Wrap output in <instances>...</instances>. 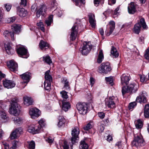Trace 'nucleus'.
<instances>
[{"label": "nucleus", "mask_w": 149, "mask_h": 149, "mask_svg": "<svg viewBox=\"0 0 149 149\" xmlns=\"http://www.w3.org/2000/svg\"><path fill=\"white\" fill-rule=\"evenodd\" d=\"M11 101L12 103L9 108V112L10 114H13L15 116H18L20 113L21 108L17 103L18 99L16 97H15L12 99Z\"/></svg>", "instance_id": "f257e3e1"}, {"label": "nucleus", "mask_w": 149, "mask_h": 149, "mask_svg": "<svg viewBox=\"0 0 149 149\" xmlns=\"http://www.w3.org/2000/svg\"><path fill=\"white\" fill-rule=\"evenodd\" d=\"M139 86L135 83H130L126 86H123L122 87V92L123 95L127 93H135L138 90Z\"/></svg>", "instance_id": "f03ea898"}, {"label": "nucleus", "mask_w": 149, "mask_h": 149, "mask_svg": "<svg viewBox=\"0 0 149 149\" xmlns=\"http://www.w3.org/2000/svg\"><path fill=\"white\" fill-rule=\"evenodd\" d=\"M141 26L144 29H146L148 28L143 18H141L139 23H137L134 25V33L138 34L140 32Z\"/></svg>", "instance_id": "7ed1b4c3"}, {"label": "nucleus", "mask_w": 149, "mask_h": 149, "mask_svg": "<svg viewBox=\"0 0 149 149\" xmlns=\"http://www.w3.org/2000/svg\"><path fill=\"white\" fill-rule=\"evenodd\" d=\"M111 70L109 62L102 63L99 66L98 71L100 73L107 74Z\"/></svg>", "instance_id": "20e7f679"}, {"label": "nucleus", "mask_w": 149, "mask_h": 149, "mask_svg": "<svg viewBox=\"0 0 149 149\" xmlns=\"http://www.w3.org/2000/svg\"><path fill=\"white\" fill-rule=\"evenodd\" d=\"M79 133V129L77 127H74L73 129H72L71 141L72 144H74L76 142H77L78 140V135Z\"/></svg>", "instance_id": "39448f33"}, {"label": "nucleus", "mask_w": 149, "mask_h": 149, "mask_svg": "<svg viewBox=\"0 0 149 149\" xmlns=\"http://www.w3.org/2000/svg\"><path fill=\"white\" fill-rule=\"evenodd\" d=\"M76 107L79 113L82 115L86 114L87 112V105L85 103H78Z\"/></svg>", "instance_id": "423d86ee"}, {"label": "nucleus", "mask_w": 149, "mask_h": 149, "mask_svg": "<svg viewBox=\"0 0 149 149\" xmlns=\"http://www.w3.org/2000/svg\"><path fill=\"white\" fill-rule=\"evenodd\" d=\"M132 146H135L137 147L139 146H142L144 145V141L141 136L138 135L134 136L133 140L132 143Z\"/></svg>", "instance_id": "0eeeda50"}, {"label": "nucleus", "mask_w": 149, "mask_h": 149, "mask_svg": "<svg viewBox=\"0 0 149 149\" xmlns=\"http://www.w3.org/2000/svg\"><path fill=\"white\" fill-rule=\"evenodd\" d=\"M92 48V46L90 43L85 42L83 43L82 47L80 49V51L82 55H86L90 52Z\"/></svg>", "instance_id": "6e6552de"}, {"label": "nucleus", "mask_w": 149, "mask_h": 149, "mask_svg": "<svg viewBox=\"0 0 149 149\" xmlns=\"http://www.w3.org/2000/svg\"><path fill=\"white\" fill-rule=\"evenodd\" d=\"M17 52L20 56L24 58L28 57L27 50L24 47H19L17 49Z\"/></svg>", "instance_id": "1a4fd4ad"}, {"label": "nucleus", "mask_w": 149, "mask_h": 149, "mask_svg": "<svg viewBox=\"0 0 149 149\" xmlns=\"http://www.w3.org/2000/svg\"><path fill=\"white\" fill-rule=\"evenodd\" d=\"M47 8L45 5L41 6L38 10L36 13V16L37 18H39L42 15V16H45L46 13Z\"/></svg>", "instance_id": "9d476101"}, {"label": "nucleus", "mask_w": 149, "mask_h": 149, "mask_svg": "<svg viewBox=\"0 0 149 149\" xmlns=\"http://www.w3.org/2000/svg\"><path fill=\"white\" fill-rule=\"evenodd\" d=\"M29 113L32 118H35L39 116L41 112L38 109L33 108L31 109L29 111Z\"/></svg>", "instance_id": "9b49d317"}, {"label": "nucleus", "mask_w": 149, "mask_h": 149, "mask_svg": "<svg viewBox=\"0 0 149 149\" xmlns=\"http://www.w3.org/2000/svg\"><path fill=\"white\" fill-rule=\"evenodd\" d=\"M78 32V26L76 25H74L72 28L71 31L70 38L73 41L75 39Z\"/></svg>", "instance_id": "f8f14e48"}, {"label": "nucleus", "mask_w": 149, "mask_h": 149, "mask_svg": "<svg viewBox=\"0 0 149 149\" xmlns=\"http://www.w3.org/2000/svg\"><path fill=\"white\" fill-rule=\"evenodd\" d=\"M8 67L11 71L15 72L17 71L18 65L17 63L13 60L10 61L7 64Z\"/></svg>", "instance_id": "ddd939ff"}, {"label": "nucleus", "mask_w": 149, "mask_h": 149, "mask_svg": "<svg viewBox=\"0 0 149 149\" xmlns=\"http://www.w3.org/2000/svg\"><path fill=\"white\" fill-rule=\"evenodd\" d=\"M3 81L4 87L8 89L12 88L15 85V83L11 80L5 79Z\"/></svg>", "instance_id": "4468645a"}, {"label": "nucleus", "mask_w": 149, "mask_h": 149, "mask_svg": "<svg viewBox=\"0 0 149 149\" xmlns=\"http://www.w3.org/2000/svg\"><path fill=\"white\" fill-rule=\"evenodd\" d=\"M20 77L24 81V83H28L31 78V74L30 72H26L20 75Z\"/></svg>", "instance_id": "2eb2a0df"}, {"label": "nucleus", "mask_w": 149, "mask_h": 149, "mask_svg": "<svg viewBox=\"0 0 149 149\" xmlns=\"http://www.w3.org/2000/svg\"><path fill=\"white\" fill-rule=\"evenodd\" d=\"M22 131V128L21 127H19L14 130L10 135V139H16L18 134H21Z\"/></svg>", "instance_id": "dca6fc26"}, {"label": "nucleus", "mask_w": 149, "mask_h": 149, "mask_svg": "<svg viewBox=\"0 0 149 149\" xmlns=\"http://www.w3.org/2000/svg\"><path fill=\"white\" fill-rule=\"evenodd\" d=\"M105 104L109 108H113L115 107V103L112 97H110L105 100Z\"/></svg>", "instance_id": "f3484780"}, {"label": "nucleus", "mask_w": 149, "mask_h": 149, "mask_svg": "<svg viewBox=\"0 0 149 149\" xmlns=\"http://www.w3.org/2000/svg\"><path fill=\"white\" fill-rule=\"evenodd\" d=\"M121 84L123 85H127L130 79L129 76L125 74H123L120 77Z\"/></svg>", "instance_id": "a211bd4d"}, {"label": "nucleus", "mask_w": 149, "mask_h": 149, "mask_svg": "<svg viewBox=\"0 0 149 149\" xmlns=\"http://www.w3.org/2000/svg\"><path fill=\"white\" fill-rule=\"evenodd\" d=\"M109 32L108 31H106V35L107 36H109L111 35L115 28V23L113 21H111L109 22Z\"/></svg>", "instance_id": "6ab92c4d"}, {"label": "nucleus", "mask_w": 149, "mask_h": 149, "mask_svg": "<svg viewBox=\"0 0 149 149\" xmlns=\"http://www.w3.org/2000/svg\"><path fill=\"white\" fill-rule=\"evenodd\" d=\"M71 107L70 103L69 102L63 100L62 102V109L65 112L67 111Z\"/></svg>", "instance_id": "aec40b11"}, {"label": "nucleus", "mask_w": 149, "mask_h": 149, "mask_svg": "<svg viewBox=\"0 0 149 149\" xmlns=\"http://www.w3.org/2000/svg\"><path fill=\"white\" fill-rule=\"evenodd\" d=\"M135 8V4L134 3L131 2L128 7L129 13L131 14H134L136 11Z\"/></svg>", "instance_id": "412c9836"}, {"label": "nucleus", "mask_w": 149, "mask_h": 149, "mask_svg": "<svg viewBox=\"0 0 149 149\" xmlns=\"http://www.w3.org/2000/svg\"><path fill=\"white\" fill-rule=\"evenodd\" d=\"M23 99L24 104L26 106H28L32 104L33 101L31 97L26 96L24 97Z\"/></svg>", "instance_id": "4be33fe9"}, {"label": "nucleus", "mask_w": 149, "mask_h": 149, "mask_svg": "<svg viewBox=\"0 0 149 149\" xmlns=\"http://www.w3.org/2000/svg\"><path fill=\"white\" fill-rule=\"evenodd\" d=\"M136 101L140 103H145L147 101L146 97L144 95H143V94H142L141 95L137 97Z\"/></svg>", "instance_id": "5701e85b"}, {"label": "nucleus", "mask_w": 149, "mask_h": 149, "mask_svg": "<svg viewBox=\"0 0 149 149\" xmlns=\"http://www.w3.org/2000/svg\"><path fill=\"white\" fill-rule=\"evenodd\" d=\"M28 130L29 132L34 134L39 132L40 131V128H38L37 127H29Z\"/></svg>", "instance_id": "b1692460"}, {"label": "nucleus", "mask_w": 149, "mask_h": 149, "mask_svg": "<svg viewBox=\"0 0 149 149\" xmlns=\"http://www.w3.org/2000/svg\"><path fill=\"white\" fill-rule=\"evenodd\" d=\"M17 14L21 17H24L26 15L27 12L24 8L18 9Z\"/></svg>", "instance_id": "393cba45"}, {"label": "nucleus", "mask_w": 149, "mask_h": 149, "mask_svg": "<svg viewBox=\"0 0 149 149\" xmlns=\"http://www.w3.org/2000/svg\"><path fill=\"white\" fill-rule=\"evenodd\" d=\"M12 29L13 31L12 32H14V33L18 34L20 31L21 27L20 25L15 24L12 26Z\"/></svg>", "instance_id": "a878e982"}, {"label": "nucleus", "mask_w": 149, "mask_h": 149, "mask_svg": "<svg viewBox=\"0 0 149 149\" xmlns=\"http://www.w3.org/2000/svg\"><path fill=\"white\" fill-rule=\"evenodd\" d=\"M39 45L40 48L42 49H45L49 47V45L47 42L42 40L40 41Z\"/></svg>", "instance_id": "bb28decb"}, {"label": "nucleus", "mask_w": 149, "mask_h": 149, "mask_svg": "<svg viewBox=\"0 0 149 149\" xmlns=\"http://www.w3.org/2000/svg\"><path fill=\"white\" fill-rule=\"evenodd\" d=\"M111 56L113 57L116 58L119 56V53L116 49L113 46H112L111 51Z\"/></svg>", "instance_id": "cd10ccee"}, {"label": "nucleus", "mask_w": 149, "mask_h": 149, "mask_svg": "<svg viewBox=\"0 0 149 149\" xmlns=\"http://www.w3.org/2000/svg\"><path fill=\"white\" fill-rule=\"evenodd\" d=\"M144 115L145 118H149V104H146L145 106Z\"/></svg>", "instance_id": "c85d7f7f"}, {"label": "nucleus", "mask_w": 149, "mask_h": 149, "mask_svg": "<svg viewBox=\"0 0 149 149\" xmlns=\"http://www.w3.org/2000/svg\"><path fill=\"white\" fill-rule=\"evenodd\" d=\"M50 71L48 70L45 73V81H47L48 82H51L52 81V79L51 76L49 74V73Z\"/></svg>", "instance_id": "c756f323"}, {"label": "nucleus", "mask_w": 149, "mask_h": 149, "mask_svg": "<svg viewBox=\"0 0 149 149\" xmlns=\"http://www.w3.org/2000/svg\"><path fill=\"white\" fill-rule=\"evenodd\" d=\"M59 122L58 124V126L61 127L64 125L65 123L66 120L63 116H60L58 118Z\"/></svg>", "instance_id": "7c9ffc66"}, {"label": "nucleus", "mask_w": 149, "mask_h": 149, "mask_svg": "<svg viewBox=\"0 0 149 149\" xmlns=\"http://www.w3.org/2000/svg\"><path fill=\"white\" fill-rule=\"evenodd\" d=\"M5 47L7 53L8 54H13L14 53V50L9 45H5Z\"/></svg>", "instance_id": "2f4dec72"}, {"label": "nucleus", "mask_w": 149, "mask_h": 149, "mask_svg": "<svg viewBox=\"0 0 149 149\" xmlns=\"http://www.w3.org/2000/svg\"><path fill=\"white\" fill-rule=\"evenodd\" d=\"M62 82L64 84L63 88L66 90L70 89V86L68 81L66 79H63L62 81Z\"/></svg>", "instance_id": "473e14b6"}, {"label": "nucleus", "mask_w": 149, "mask_h": 149, "mask_svg": "<svg viewBox=\"0 0 149 149\" xmlns=\"http://www.w3.org/2000/svg\"><path fill=\"white\" fill-rule=\"evenodd\" d=\"M79 147L80 149H88V146L84 141H81Z\"/></svg>", "instance_id": "72a5a7b5"}, {"label": "nucleus", "mask_w": 149, "mask_h": 149, "mask_svg": "<svg viewBox=\"0 0 149 149\" xmlns=\"http://www.w3.org/2000/svg\"><path fill=\"white\" fill-rule=\"evenodd\" d=\"M51 82L45 81L44 82V88L45 90L48 91H49L51 89Z\"/></svg>", "instance_id": "f704fd0d"}, {"label": "nucleus", "mask_w": 149, "mask_h": 149, "mask_svg": "<svg viewBox=\"0 0 149 149\" xmlns=\"http://www.w3.org/2000/svg\"><path fill=\"white\" fill-rule=\"evenodd\" d=\"M104 58V55L102 50L100 51L99 54L98 55V58L97 59V62L99 63H100L102 61V59Z\"/></svg>", "instance_id": "c9c22d12"}, {"label": "nucleus", "mask_w": 149, "mask_h": 149, "mask_svg": "<svg viewBox=\"0 0 149 149\" xmlns=\"http://www.w3.org/2000/svg\"><path fill=\"white\" fill-rule=\"evenodd\" d=\"M53 15H50L48 19L45 20V23L47 26H49L51 25V23L53 21Z\"/></svg>", "instance_id": "e433bc0d"}, {"label": "nucleus", "mask_w": 149, "mask_h": 149, "mask_svg": "<svg viewBox=\"0 0 149 149\" xmlns=\"http://www.w3.org/2000/svg\"><path fill=\"white\" fill-rule=\"evenodd\" d=\"M3 34L5 37H7L8 36H10L11 38L12 39L14 40V32H12V31L8 32V31H5L3 33Z\"/></svg>", "instance_id": "4c0bfd02"}, {"label": "nucleus", "mask_w": 149, "mask_h": 149, "mask_svg": "<svg viewBox=\"0 0 149 149\" xmlns=\"http://www.w3.org/2000/svg\"><path fill=\"white\" fill-rule=\"evenodd\" d=\"M43 61H45V62L49 64H50L52 63L51 59H50V58L49 56L43 57Z\"/></svg>", "instance_id": "58836bf2"}, {"label": "nucleus", "mask_w": 149, "mask_h": 149, "mask_svg": "<svg viewBox=\"0 0 149 149\" xmlns=\"http://www.w3.org/2000/svg\"><path fill=\"white\" fill-rule=\"evenodd\" d=\"M136 127L137 128H141L143 127V123L141 120H138L135 123Z\"/></svg>", "instance_id": "ea45409f"}, {"label": "nucleus", "mask_w": 149, "mask_h": 149, "mask_svg": "<svg viewBox=\"0 0 149 149\" xmlns=\"http://www.w3.org/2000/svg\"><path fill=\"white\" fill-rule=\"evenodd\" d=\"M105 80L107 83L112 86L113 84V78L111 76L109 77H106Z\"/></svg>", "instance_id": "a19ab883"}, {"label": "nucleus", "mask_w": 149, "mask_h": 149, "mask_svg": "<svg viewBox=\"0 0 149 149\" xmlns=\"http://www.w3.org/2000/svg\"><path fill=\"white\" fill-rule=\"evenodd\" d=\"M45 120L43 119H41L39 121L38 123L39 125H38L37 127L38 128L39 127L40 128V130L41 127L45 126Z\"/></svg>", "instance_id": "79ce46f5"}, {"label": "nucleus", "mask_w": 149, "mask_h": 149, "mask_svg": "<svg viewBox=\"0 0 149 149\" xmlns=\"http://www.w3.org/2000/svg\"><path fill=\"white\" fill-rule=\"evenodd\" d=\"M89 20L90 23L92 27L95 26V24L94 23V20L93 17L92 15L89 16Z\"/></svg>", "instance_id": "37998d69"}, {"label": "nucleus", "mask_w": 149, "mask_h": 149, "mask_svg": "<svg viewBox=\"0 0 149 149\" xmlns=\"http://www.w3.org/2000/svg\"><path fill=\"white\" fill-rule=\"evenodd\" d=\"M62 97L64 99H66L68 97V95L67 94L68 93L65 91H63L60 93Z\"/></svg>", "instance_id": "c03bdc74"}, {"label": "nucleus", "mask_w": 149, "mask_h": 149, "mask_svg": "<svg viewBox=\"0 0 149 149\" xmlns=\"http://www.w3.org/2000/svg\"><path fill=\"white\" fill-rule=\"evenodd\" d=\"M137 104L135 102H134L130 103L128 107L129 110L132 111V109Z\"/></svg>", "instance_id": "a18cd8bd"}, {"label": "nucleus", "mask_w": 149, "mask_h": 149, "mask_svg": "<svg viewBox=\"0 0 149 149\" xmlns=\"http://www.w3.org/2000/svg\"><path fill=\"white\" fill-rule=\"evenodd\" d=\"M0 117L2 119H4L7 118L6 114L5 111L2 109L0 111Z\"/></svg>", "instance_id": "49530a36"}, {"label": "nucleus", "mask_w": 149, "mask_h": 149, "mask_svg": "<svg viewBox=\"0 0 149 149\" xmlns=\"http://www.w3.org/2000/svg\"><path fill=\"white\" fill-rule=\"evenodd\" d=\"M92 123H88L85 127H84V129L85 130H88L92 127Z\"/></svg>", "instance_id": "de8ad7c7"}, {"label": "nucleus", "mask_w": 149, "mask_h": 149, "mask_svg": "<svg viewBox=\"0 0 149 149\" xmlns=\"http://www.w3.org/2000/svg\"><path fill=\"white\" fill-rule=\"evenodd\" d=\"M35 142L33 141H31L29 143V149H34L35 148Z\"/></svg>", "instance_id": "09e8293b"}, {"label": "nucleus", "mask_w": 149, "mask_h": 149, "mask_svg": "<svg viewBox=\"0 0 149 149\" xmlns=\"http://www.w3.org/2000/svg\"><path fill=\"white\" fill-rule=\"evenodd\" d=\"M37 25L38 26L40 27L41 30L43 32H44L45 31V29L44 28V25L42 24V22H41V21L37 23Z\"/></svg>", "instance_id": "8fccbe9b"}, {"label": "nucleus", "mask_w": 149, "mask_h": 149, "mask_svg": "<svg viewBox=\"0 0 149 149\" xmlns=\"http://www.w3.org/2000/svg\"><path fill=\"white\" fill-rule=\"evenodd\" d=\"M15 123L17 124H20L22 122L21 120L19 117H16L14 118Z\"/></svg>", "instance_id": "3c124183"}, {"label": "nucleus", "mask_w": 149, "mask_h": 149, "mask_svg": "<svg viewBox=\"0 0 149 149\" xmlns=\"http://www.w3.org/2000/svg\"><path fill=\"white\" fill-rule=\"evenodd\" d=\"M73 1L75 2L76 6H79V3H81L84 4L85 3V0H72Z\"/></svg>", "instance_id": "603ef678"}, {"label": "nucleus", "mask_w": 149, "mask_h": 149, "mask_svg": "<svg viewBox=\"0 0 149 149\" xmlns=\"http://www.w3.org/2000/svg\"><path fill=\"white\" fill-rule=\"evenodd\" d=\"M145 58L147 60H149V47L146 49L145 54Z\"/></svg>", "instance_id": "864d4df0"}, {"label": "nucleus", "mask_w": 149, "mask_h": 149, "mask_svg": "<svg viewBox=\"0 0 149 149\" xmlns=\"http://www.w3.org/2000/svg\"><path fill=\"white\" fill-rule=\"evenodd\" d=\"M12 6L9 3L6 4L4 5V7L7 11H9L11 8Z\"/></svg>", "instance_id": "5fc2aeb1"}, {"label": "nucleus", "mask_w": 149, "mask_h": 149, "mask_svg": "<svg viewBox=\"0 0 149 149\" xmlns=\"http://www.w3.org/2000/svg\"><path fill=\"white\" fill-rule=\"evenodd\" d=\"M140 81L142 82H144V81L146 82L147 81V79L146 78V77L144 75H140Z\"/></svg>", "instance_id": "6e6d98bb"}, {"label": "nucleus", "mask_w": 149, "mask_h": 149, "mask_svg": "<svg viewBox=\"0 0 149 149\" xmlns=\"http://www.w3.org/2000/svg\"><path fill=\"white\" fill-rule=\"evenodd\" d=\"M98 115L99 117L101 119L103 118L105 116L104 113L102 112L98 113Z\"/></svg>", "instance_id": "4d7b16f0"}, {"label": "nucleus", "mask_w": 149, "mask_h": 149, "mask_svg": "<svg viewBox=\"0 0 149 149\" xmlns=\"http://www.w3.org/2000/svg\"><path fill=\"white\" fill-rule=\"evenodd\" d=\"M63 149H68L69 146L67 144V142L66 141H64V145L63 146Z\"/></svg>", "instance_id": "13d9d810"}, {"label": "nucleus", "mask_w": 149, "mask_h": 149, "mask_svg": "<svg viewBox=\"0 0 149 149\" xmlns=\"http://www.w3.org/2000/svg\"><path fill=\"white\" fill-rule=\"evenodd\" d=\"M20 5L25 6L26 4V0H21V2L20 3Z\"/></svg>", "instance_id": "bf43d9fd"}, {"label": "nucleus", "mask_w": 149, "mask_h": 149, "mask_svg": "<svg viewBox=\"0 0 149 149\" xmlns=\"http://www.w3.org/2000/svg\"><path fill=\"white\" fill-rule=\"evenodd\" d=\"M16 19V17H13L10 18L8 20V22L9 23H13V22Z\"/></svg>", "instance_id": "052dcab7"}, {"label": "nucleus", "mask_w": 149, "mask_h": 149, "mask_svg": "<svg viewBox=\"0 0 149 149\" xmlns=\"http://www.w3.org/2000/svg\"><path fill=\"white\" fill-rule=\"evenodd\" d=\"M46 140L49 143H52L53 141V139L52 138H51V137H48Z\"/></svg>", "instance_id": "680f3d73"}, {"label": "nucleus", "mask_w": 149, "mask_h": 149, "mask_svg": "<svg viewBox=\"0 0 149 149\" xmlns=\"http://www.w3.org/2000/svg\"><path fill=\"white\" fill-rule=\"evenodd\" d=\"M144 37L143 36H141L139 38V42L141 43H144Z\"/></svg>", "instance_id": "e2e57ef3"}, {"label": "nucleus", "mask_w": 149, "mask_h": 149, "mask_svg": "<svg viewBox=\"0 0 149 149\" xmlns=\"http://www.w3.org/2000/svg\"><path fill=\"white\" fill-rule=\"evenodd\" d=\"M90 82L91 86H92L94 83V79L92 77H91L90 79Z\"/></svg>", "instance_id": "0e129e2a"}, {"label": "nucleus", "mask_w": 149, "mask_h": 149, "mask_svg": "<svg viewBox=\"0 0 149 149\" xmlns=\"http://www.w3.org/2000/svg\"><path fill=\"white\" fill-rule=\"evenodd\" d=\"M116 146H117L118 148H120L121 147V142L119 141L116 144Z\"/></svg>", "instance_id": "69168bd1"}, {"label": "nucleus", "mask_w": 149, "mask_h": 149, "mask_svg": "<svg viewBox=\"0 0 149 149\" xmlns=\"http://www.w3.org/2000/svg\"><path fill=\"white\" fill-rule=\"evenodd\" d=\"M112 139V137L110 135H108V136H107V140L108 141L110 142Z\"/></svg>", "instance_id": "338daca9"}, {"label": "nucleus", "mask_w": 149, "mask_h": 149, "mask_svg": "<svg viewBox=\"0 0 149 149\" xmlns=\"http://www.w3.org/2000/svg\"><path fill=\"white\" fill-rule=\"evenodd\" d=\"M104 130L103 125H102L100 126V131L101 132H102Z\"/></svg>", "instance_id": "774afa93"}]
</instances>
